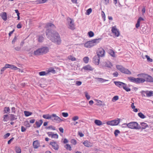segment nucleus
I'll return each mask as SVG.
<instances>
[{"mask_svg":"<svg viewBox=\"0 0 153 153\" xmlns=\"http://www.w3.org/2000/svg\"><path fill=\"white\" fill-rule=\"evenodd\" d=\"M38 39L39 42H42L44 39L43 37L41 36H39Z\"/></svg>","mask_w":153,"mask_h":153,"instance_id":"ea45409f","label":"nucleus"},{"mask_svg":"<svg viewBox=\"0 0 153 153\" xmlns=\"http://www.w3.org/2000/svg\"><path fill=\"white\" fill-rule=\"evenodd\" d=\"M83 144L85 146L87 147H91L92 146L90 143L87 140L84 141L83 143Z\"/></svg>","mask_w":153,"mask_h":153,"instance_id":"b1692460","label":"nucleus"},{"mask_svg":"<svg viewBox=\"0 0 153 153\" xmlns=\"http://www.w3.org/2000/svg\"><path fill=\"white\" fill-rule=\"evenodd\" d=\"M59 131L62 133H63L64 129L62 127H60L59 128Z\"/></svg>","mask_w":153,"mask_h":153,"instance_id":"774afa93","label":"nucleus"},{"mask_svg":"<svg viewBox=\"0 0 153 153\" xmlns=\"http://www.w3.org/2000/svg\"><path fill=\"white\" fill-rule=\"evenodd\" d=\"M146 96L147 97H150L153 96V91H146Z\"/></svg>","mask_w":153,"mask_h":153,"instance_id":"412c9836","label":"nucleus"},{"mask_svg":"<svg viewBox=\"0 0 153 153\" xmlns=\"http://www.w3.org/2000/svg\"><path fill=\"white\" fill-rule=\"evenodd\" d=\"M26 129L24 127L22 126L21 127V131L22 132H25L26 131Z\"/></svg>","mask_w":153,"mask_h":153,"instance_id":"0e129e2a","label":"nucleus"},{"mask_svg":"<svg viewBox=\"0 0 153 153\" xmlns=\"http://www.w3.org/2000/svg\"><path fill=\"white\" fill-rule=\"evenodd\" d=\"M100 57L95 55L93 58V62L96 65H98L99 64Z\"/></svg>","mask_w":153,"mask_h":153,"instance_id":"9d476101","label":"nucleus"},{"mask_svg":"<svg viewBox=\"0 0 153 153\" xmlns=\"http://www.w3.org/2000/svg\"><path fill=\"white\" fill-rule=\"evenodd\" d=\"M17 119V117L16 115L11 114H10V120L11 121Z\"/></svg>","mask_w":153,"mask_h":153,"instance_id":"c85d7f7f","label":"nucleus"},{"mask_svg":"<svg viewBox=\"0 0 153 153\" xmlns=\"http://www.w3.org/2000/svg\"><path fill=\"white\" fill-rule=\"evenodd\" d=\"M92 9L91 8L88 9L86 12L85 14L87 15H89L92 12Z\"/></svg>","mask_w":153,"mask_h":153,"instance_id":"79ce46f5","label":"nucleus"},{"mask_svg":"<svg viewBox=\"0 0 153 153\" xmlns=\"http://www.w3.org/2000/svg\"><path fill=\"white\" fill-rule=\"evenodd\" d=\"M68 28L72 30H74L75 28V25L74 23L73 20L71 18H69L68 19Z\"/></svg>","mask_w":153,"mask_h":153,"instance_id":"6e6552de","label":"nucleus"},{"mask_svg":"<svg viewBox=\"0 0 153 153\" xmlns=\"http://www.w3.org/2000/svg\"><path fill=\"white\" fill-rule=\"evenodd\" d=\"M68 59L72 61H75L76 60V58L71 55L68 56Z\"/></svg>","mask_w":153,"mask_h":153,"instance_id":"c9c22d12","label":"nucleus"},{"mask_svg":"<svg viewBox=\"0 0 153 153\" xmlns=\"http://www.w3.org/2000/svg\"><path fill=\"white\" fill-rule=\"evenodd\" d=\"M89 60V58L88 57H85L83 59V60L84 62L85 63H87Z\"/></svg>","mask_w":153,"mask_h":153,"instance_id":"a18cd8bd","label":"nucleus"},{"mask_svg":"<svg viewBox=\"0 0 153 153\" xmlns=\"http://www.w3.org/2000/svg\"><path fill=\"white\" fill-rule=\"evenodd\" d=\"M24 113L26 117H28L32 114V112L26 111H24Z\"/></svg>","mask_w":153,"mask_h":153,"instance_id":"f704fd0d","label":"nucleus"},{"mask_svg":"<svg viewBox=\"0 0 153 153\" xmlns=\"http://www.w3.org/2000/svg\"><path fill=\"white\" fill-rule=\"evenodd\" d=\"M11 65H10L9 64H6L5 66V67L6 68H10Z\"/></svg>","mask_w":153,"mask_h":153,"instance_id":"69168bd1","label":"nucleus"},{"mask_svg":"<svg viewBox=\"0 0 153 153\" xmlns=\"http://www.w3.org/2000/svg\"><path fill=\"white\" fill-rule=\"evenodd\" d=\"M88 34L89 37H92L94 36V34L92 31H90L88 33Z\"/></svg>","mask_w":153,"mask_h":153,"instance_id":"3c124183","label":"nucleus"},{"mask_svg":"<svg viewBox=\"0 0 153 153\" xmlns=\"http://www.w3.org/2000/svg\"><path fill=\"white\" fill-rule=\"evenodd\" d=\"M125 125H127V127L130 128L139 130L141 129L140 126L136 122H131Z\"/></svg>","mask_w":153,"mask_h":153,"instance_id":"39448f33","label":"nucleus"},{"mask_svg":"<svg viewBox=\"0 0 153 153\" xmlns=\"http://www.w3.org/2000/svg\"><path fill=\"white\" fill-rule=\"evenodd\" d=\"M121 72L123 73L127 74H131V73L130 71L124 67L122 69Z\"/></svg>","mask_w":153,"mask_h":153,"instance_id":"a211bd4d","label":"nucleus"},{"mask_svg":"<svg viewBox=\"0 0 153 153\" xmlns=\"http://www.w3.org/2000/svg\"><path fill=\"white\" fill-rule=\"evenodd\" d=\"M12 69H13L14 70H20V69L17 68L15 66L11 65L10 67V68Z\"/></svg>","mask_w":153,"mask_h":153,"instance_id":"c03bdc74","label":"nucleus"},{"mask_svg":"<svg viewBox=\"0 0 153 153\" xmlns=\"http://www.w3.org/2000/svg\"><path fill=\"white\" fill-rule=\"evenodd\" d=\"M47 128V129H50V128H51L52 130H55L56 129L55 128V127H53V126H48V127Z\"/></svg>","mask_w":153,"mask_h":153,"instance_id":"e2e57ef3","label":"nucleus"},{"mask_svg":"<svg viewBox=\"0 0 153 153\" xmlns=\"http://www.w3.org/2000/svg\"><path fill=\"white\" fill-rule=\"evenodd\" d=\"M39 74L40 76H43L47 75L48 74V73L47 71H42L39 72Z\"/></svg>","mask_w":153,"mask_h":153,"instance_id":"72a5a7b5","label":"nucleus"},{"mask_svg":"<svg viewBox=\"0 0 153 153\" xmlns=\"http://www.w3.org/2000/svg\"><path fill=\"white\" fill-rule=\"evenodd\" d=\"M94 123L97 126H100L102 125V121L98 120H94Z\"/></svg>","mask_w":153,"mask_h":153,"instance_id":"bb28decb","label":"nucleus"},{"mask_svg":"<svg viewBox=\"0 0 153 153\" xmlns=\"http://www.w3.org/2000/svg\"><path fill=\"white\" fill-rule=\"evenodd\" d=\"M119 99V97L118 96L116 95L114 96L112 99V101L113 102H114L118 100Z\"/></svg>","mask_w":153,"mask_h":153,"instance_id":"a19ab883","label":"nucleus"},{"mask_svg":"<svg viewBox=\"0 0 153 153\" xmlns=\"http://www.w3.org/2000/svg\"><path fill=\"white\" fill-rule=\"evenodd\" d=\"M111 31L116 36L118 37L120 35V32L119 30L117 28L116 26L112 27Z\"/></svg>","mask_w":153,"mask_h":153,"instance_id":"1a4fd4ad","label":"nucleus"},{"mask_svg":"<svg viewBox=\"0 0 153 153\" xmlns=\"http://www.w3.org/2000/svg\"><path fill=\"white\" fill-rule=\"evenodd\" d=\"M101 40V38H98L94 39L91 41H88L84 44V46L87 48H91L99 43Z\"/></svg>","mask_w":153,"mask_h":153,"instance_id":"7ed1b4c3","label":"nucleus"},{"mask_svg":"<svg viewBox=\"0 0 153 153\" xmlns=\"http://www.w3.org/2000/svg\"><path fill=\"white\" fill-rule=\"evenodd\" d=\"M51 120L57 123H59L63 121V120L62 119L56 115V114H52L51 115Z\"/></svg>","mask_w":153,"mask_h":153,"instance_id":"423d86ee","label":"nucleus"},{"mask_svg":"<svg viewBox=\"0 0 153 153\" xmlns=\"http://www.w3.org/2000/svg\"><path fill=\"white\" fill-rule=\"evenodd\" d=\"M47 134L49 137H51L52 138H58V135L57 134L52 133V132H48Z\"/></svg>","mask_w":153,"mask_h":153,"instance_id":"4468645a","label":"nucleus"},{"mask_svg":"<svg viewBox=\"0 0 153 153\" xmlns=\"http://www.w3.org/2000/svg\"><path fill=\"white\" fill-rule=\"evenodd\" d=\"M44 118L47 119H51V115L49 114H44L42 116Z\"/></svg>","mask_w":153,"mask_h":153,"instance_id":"cd10ccee","label":"nucleus"},{"mask_svg":"<svg viewBox=\"0 0 153 153\" xmlns=\"http://www.w3.org/2000/svg\"><path fill=\"white\" fill-rule=\"evenodd\" d=\"M62 114L63 116L64 117H67L68 115V114L67 112H62Z\"/></svg>","mask_w":153,"mask_h":153,"instance_id":"bf43d9fd","label":"nucleus"},{"mask_svg":"<svg viewBox=\"0 0 153 153\" xmlns=\"http://www.w3.org/2000/svg\"><path fill=\"white\" fill-rule=\"evenodd\" d=\"M45 28L47 29L46 35L47 37L52 42L58 45H59L61 42L60 36L56 31L52 32L51 29L56 28L54 25L52 23H48L46 24Z\"/></svg>","mask_w":153,"mask_h":153,"instance_id":"f257e3e1","label":"nucleus"},{"mask_svg":"<svg viewBox=\"0 0 153 153\" xmlns=\"http://www.w3.org/2000/svg\"><path fill=\"white\" fill-rule=\"evenodd\" d=\"M103 65L105 67L108 68H111L113 66L111 62L108 61H107L103 62Z\"/></svg>","mask_w":153,"mask_h":153,"instance_id":"9b49d317","label":"nucleus"},{"mask_svg":"<svg viewBox=\"0 0 153 153\" xmlns=\"http://www.w3.org/2000/svg\"><path fill=\"white\" fill-rule=\"evenodd\" d=\"M145 57L147 58L148 62H152L153 61L152 59L150 58L148 55H146Z\"/></svg>","mask_w":153,"mask_h":153,"instance_id":"49530a36","label":"nucleus"},{"mask_svg":"<svg viewBox=\"0 0 153 153\" xmlns=\"http://www.w3.org/2000/svg\"><path fill=\"white\" fill-rule=\"evenodd\" d=\"M120 133V131L118 130H116L114 132V134L115 137L118 136V134Z\"/></svg>","mask_w":153,"mask_h":153,"instance_id":"603ef678","label":"nucleus"},{"mask_svg":"<svg viewBox=\"0 0 153 153\" xmlns=\"http://www.w3.org/2000/svg\"><path fill=\"white\" fill-rule=\"evenodd\" d=\"M137 76L141 78H135L133 77H128V79L129 81L137 84L143 83L145 81L152 82H153V78L152 76L148 74L142 73L139 74Z\"/></svg>","mask_w":153,"mask_h":153,"instance_id":"f03ea898","label":"nucleus"},{"mask_svg":"<svg viewBox=\"0 0 153 153\" xmlns=\"http://www.w3.org/2000/svg\"><path fill=\"white\" fill-rule=\"evenodd\" d=\"M33 146L34 148L36 149L39 148L40 146V143L37 140L34 141L33 143Z\"/></svg>","mask_w":153,"mask_h":153,"instance_id":"dca6fc26","label":"nucleus"},{"mask_svg":"<svg viewBox=\"0 0 153 153\" xmlns=\"http://www.w3.org/2000/svg\"><path fill=\"white\" fill-rule=\"evenodd\" d=\"M138 116L142 119H144L146 117V116L141 112L138 113Z\"/></svg>","mask_w":153,"mask_h":153,"instance_id":"58836bf2","label":"nucleus"},{"mask_svg":"<svg viewBox=\"0 0 153 153\" xmlns=\"http://www.w3.org/2000/svg\"><path fill=\"white\" fill-rule=\"evenodd\" d=\"M17 39V37L16 36H15L12 42V44H14L15 42L16 41Z\"/></svg>","mask_w":153,"mask_h":153,"instance_id":"052dcab7","label":"nucleus"},{"mask_svg":"<svg viewBox=\"0 0 153 153\" xmlns=\"http://www.w3.org/2000/svg\"><path fill=\"white\" fill-rule=\"evenodd\" d=\"M96 79L98 81L101 83L103 82L108 81V80L105 79L100 78L97 77L96 78Z\"/></svg>","mask_w":153,"mask_h":153,"instance_id":"c756f323","label":"nucleus"},{"mask_svg":"<svg viewBox=\"0 0 153 153\" xmlns=\"http://www.w3.org/2000/svg\"><path fill=\"white\" fill-rule=\"evenodd\" d=\"M123 67L120 65H117L116 66V68L117 69L119 70L120 71H121L122 69L123 68Z\"/></svg>","mask_w":153,"mask_h":153,"instance_id":"864d4df0","label":"nucleus"},{"mask_svg":"<svg viewBox=\"0 0 153 153\" xmlns=\"http://www.w3.org/2000/svg\"><path fill=\"white\" fill-rule=\"evenodd\" d=\"M113 120L114 126H117L120 123V119L117 118V119L114 120Z\"/></svg>","mask_w":153,"mask_h":153,"instance_id":"7c9ffc66","label":"nucleus"},{"mask_svg":"<svg viewBox=\"0 0 153 153\" xmlns=\"http://www.w3.org/2000/svg\"><path fill=\"white\" fill-rule=\"evenodd\" d=\"M114 83L117 86L120 88H123L127 92L131 91V89L127 87V84L125 83L120 81H114Z\"/></svg>","mask_w":153,"mask_h":153,"instance_id":"20e7f679","label":"nucleus"},{"mask_svg":"<svg viewBox=\"0 0 153 153\" xmlns=\"http://www.w3.org/2000/svg\"><path fill=\"white\" fill-rule=\"evenodd\" d=\"M15 151L16 153H21V150L20 147L16 146L15 148Z\"/></svg>","mask_w":153,"mask_h":153,"instance_id":"473e14b6","label":"nucleus"},{"mask_svg":"<svg viewBox=\"0 0 153 153\" xmlns=\"http://www.w3.org/2000/svg\"><path fill=\"white\" fill-rule=\"evenodd\" d=\"M8 115L7 114H5L3 116V121L4 122H7L8 120Z\"/></svg>","mask_w":153,"mask_h":153,"instance_id":"37998d69","label":"nucleus"},{"mask_svg":"<svg viewBox=\"0 0 153 153\" xmlns=\"http://www.w3.org/2000/svg\"><path fill=\"white\" fill-rule=\"evenodd\" d=\"M85 96L87 100H89L90 98V96L89 95L88 93L87 92H85Z\"/></svg>","mask_w":153,"mask_h":153,"instance_id":"de8ad7c7","label":"nucleus"},{"mask_svg":"<svg viewBox=\"0 0 153 153\" xmlns=\"http://www.w3.org/2000/svg\"><path fill=\"white\" fill-rule=\"evenodd\" d=\"M42 54L47 53L49 51V48L46 47H44L40 48Z\"/></svg>","mask_w":153,"mask_h":153,"instance_id":"2eb2a0df","label":"nucleus"},{"mask_svg":"<svg viewBox=\"0 0 153 153\" xmlns=\"http://www.w3.org/2000/svg\"><path fill=\"white\" fill-rule=\"evenodd\" d=\"M48 74L49 73H51L52 74H55L56 73V71L54 69V68H50L48 69V70L47 71Z\"/></svg>","mask_w":153,"mask_h":153,"instance_id":"5701e85b","label":"nucleus"},{"mask_svg":"<svg viewBox=\"0 0 153 153\" xmlns=\"http://www.w3.org/2000/svg\"><path fill=\"white\" fill-rule=\"evenodd\" d=\"M24 124L27 127H29L30 126V124L27 121H25L24 122Z\"/></svg>","mask_w":153,"mask_h":153,"instance_id":"6e6d98bb","label":"nucleus"},{"mask_svg":"<svg viewBox=\"0 0 153 153\" xmlns=\"http://www.w3.org/2000/svg\"><path fill=\"white\" fill-rule=\"evenodd\" d=\"M146 91H142L140 93H141L143 97H145V94H146Z\"/></svg>","mask_w":153,"mask_h":153,"instance_id":"13d9d810","label":"nucleus"},{"mask_svg":"<svg viewBox=\"0 0 153 153\" xmlns=\"http://www.w3.org/2000/svg\"><path fill=\"white\" fill-rule=\"evenodd\" d=\"M83 69L87 71H92L94 70V68L91 67L90 65H87L83 67Z\"/></svg>","mask_w":153,"mask_h":153,"instance_id":"ddd939ff","label":"nucleus"},{"mask_svg":"<svg viewBox=\"0 0 153 153\" xmlns=\"http://www.w3.org/2000/svg\"><path fill=\"white\" fill-rule=\"evenodd\" d=\"M106 124L108 125H110L111 126H114L113 120L107 121L106 123Z\"/></svg>","mask_w":153,"mask_h":153,"instance_id":"e433bc0d","label":"nucleus"},{"mask_svg":"<svg viewBox=\"0 0 153 153\" xmlns=\"http://www.w3.org/2000/svg\"><path fill=\"white\" fill-rule=\"evenodd\" d=\"M96 53L97 56L100 57H102L104 56L105 52L102 48L100 47L97 50Z\"/></svg>","mask_w":153,"mask_h":153,"instance_id":"0eeeda50","label":"nucleus"},{"mask_svg":"<svg viewBox=\"0 0 153 153\" xmlns=\"http://www.w3.org/2000/svg\"><path fill=\"white\" fill-rule=\"evenodd\" d=\"M71 143L74 145H76V140L74 139H71Z\"/></svg>","mask_w":153,"mask_h":153,"instance_id":"4d7b16f0","label":"nucleus"},{"mask_svg":"<svg viewBox=\"0 0 153 153\" xmlns=\"http://www.w3.org/2000/svg\"><path fill=\"white\" fill-rule=\"evenodd\" d=\"M79 119V117L78 116H76L73 117L72 118V120L73 121H76L78 120Z\"/></svg>","mask_w":153,"mask_h":153,"instance_id":"8fccbe9b","label":"nucleus"},{"mask_svg":"<svg viewBox=\"0 0 153 153\" xmlns=\"http://www.w3.org/2000/svg\"><path fill=\"white\" fill-rule=\"evenodd\" d=\"M13 139H14L13 137H12L8 141L7 143L8 144H10L11 143V142L13 140Z\"/></svg>","mask_w":153,"mask_h":153,"instance_id":"338daca9","label":"nucleus"},{"mask_svg":"<svg viewBox=\"0 0 153 153\" xmlns=\"http://www.w3.org/2000/svg\"><path fill=\"white\" fill-rule=\"evenodd\" d=\"M42 123L43 121L42 120H40L38 121H36V124L37 127V128H39L41 126Z\"/></svg>","mask_w":153,"mask_h":153,"instance_id":"393cba45","label":"nucleus"},{"mask_svg":"<svg viewBox=\"0 0 153 153\" xmlns=\"http://www.w3.org/2000/svg\"><path fill=\"white\" fill-rule=\"evenodd\" d=\"M144 19L142 17H140L138 19L137 23L135 25V27L136 28H138L140 26V22L141 21H143Z\"/></svg>","mask_w":153,"mask_h":153,"instance_id":"f3484780","label":"nucleus"},{"mask_svg":"<svg viewBox=\"0 0 153 153\" xmlns=\"http://www.w3.org/2000/svg\"><path fill=\"white\" fill-rule=\"evenodd\" d=\"M50 144L52 146L53 149L57 150L59 149V146L54 141L51 142Z\"/></svg>","mask_w":153,"mask_h":153,"instance_id":"f8f14e48","label":"nucleus"},{"mask_svg":"<svg viewBox=\"0 0 153 153\" xmlns=\"http://www.w3.org/2000/svg\"><path fill=\"white\" fill-rule=\"evenodd\" d=\"M65 147L67 150H69V151H71V147L70 145L68 144H66L65 146Z\"/></svg>","mask_w":153,"mask_h":153,"instance_id":"4c0bfd02","label":"nucleus"},{"mask_svg":"<svg viewBox=\"0 0 153 153\" xmlns=\"http://www.w3.org/2000/svg\"><path fill=\"white\" fill-rule=\"evenodd\" d=\"M0 16L2 18V19L4 21L7 19V15L6 12H3L1 13Z\"/></svg>","mask_w":153,"mask_h":153,"instance_id":"6ab92c4d","label":"nucleus"},{"mask_svg":"<svg viewBox=\"0 0 153 153\" xmlns=\"http://www.w3.org/2000/svg\"><path fill=\"white\" fill-rule=\"evenodd\" d=\"M10 109L9 107H5L4 108V113L8 114L9 113Z\"/></svg>","mask_w":153,"mask_h":153,"instance_id":"2f4dec72","label":"nucleus"},{"mask_svg":"<svg viewBox=\"0 0 153 153\" xmlns=\"http://www.w3.org/2000/svg\"><path fill=\"white\" fill-rule=\"evenodd\" d=\"M82 82L80 81H76V82L75 85L77 86H79L81 85L82 84Z\"/></svg>","mask_w":153,"mask_h":153,"instance_id":"5fc2aeb1","label":"nucleus"},{"mask_svg":"<svg viewBox=\"0 0 153 153\" xmlns=\"http://www.w3.org/2000/svg\"><path fill=\"white\" fill-rule=\"evenodd\" d=\"M141 126H140L142 129H144L148 127V125L146 123H140Z\"/></svg>","mask_w":153,"mask_h":153,"instance_id":"4be33fe9","label":"nucleus"},{"mask_svg":"<svg viewBox=\"0 0 153 153\" xmlns=\"http://www.w3.org/2000/svg\"><path fill=\"white\" fill-rule=\"evenodd\" d=\"M109 53L113 57H115L114 52L113 50H110L109 51Z\"/></svg>","mask_w":153,"mask_h":153,"instance_id":"09e8293b","label":"nucleus"},{"mask_svg":"<svg viewBox=\"0 0 153 153\" xmlns=\"http://www.w3.org/2000/svg\"><path fill=\"white\" fill-rule=\"evenodd\" d=\"M48 0H37L35 1V3L38 4L45 3Z\"/></svg>","mask_w":153,"mask_h":153,"instance_id":"a878e982","label":"nucleus"},{"mask_svg":"<svg viewBox=\"0 0 153 153\" xmlns=\"http://www.w3.org/2000/svg\"><path fill=\"white\" fill-rule=\"evenodd\" d=\"M34 54L35 55H39L42 54L40 48L34 51Z\"/></svg>","mask_w":153,"mask_h":153,"instance_id":"aec40b11","label":"nucleus"},{"mask_svg":"<svg viewBox=\"0 0 153 153\" xmlns=\"http://www.w3.org/2000/svg\"><path fill=\"white\" fill-rule=\"evenodd\" d=\"M10 135V133H7L4 135V139H6L9 137Z\"/></svg>","mask_w":153,"mask_h":153,"instance_id":"680f3d73","label":"nucleus"}]
</instances>
